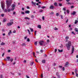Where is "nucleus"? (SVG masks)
I'll use <instances>...</instances> for the list:
<instances>
[{"mask_svg": "<svg viewBox=\"0 0 78 78\" xmlns=\"http://www.w3.org/2000/svg\"><path fill=\"white\" fill-rule=\"evenodd\" d=\"M71 45H72V43L71 41H69L68 44H66V46L68 50H70V46Z\"/></svg>", "mask_w": 78, "mask_h": 78, "instance_id": "obj_1", "label": "nucleus"}, {"mask_svg": "<svg viewBox=\"0 0 78 78\" xmlns=\"http://www.w3.org/2000/svg\"><path fill=\"white\" fill-rule=\"evenodd\" d=\"M7 3V9H9V8L11 6V3L12 2H11V0L10 1H6Z\"/></svg>", "mask_w": 78, "mask_h": 78, "instance_id": "obj_2", "label": "nucleus"}, {"mask_svg": "<svg viewBox=\"0 0 78 78\" xmlns=\"http://www.w3.org/2000/svg\"><path fill=\"white\" fill-rule=\"evenodd\" d=\"M15 6H16V5L13 4L12 6V8L11 9V11H14V9H15Z\"/></svg>", "mask_w": 78, "mask_h": 78, "instance_id": "obj_3", "label": "nucleus"}, {"mask_svg": "<svg viewBox=\"0 0 78 78\" xmlns=\"http://www.w3.org/2000/svg\"><path fill=\"white\" fill-rule=\"evenodd\" d=\"M1 6L2 9H5V4L4 2H2Z\"/></svg>", "mask_w": 78, "mask_h": 78, "instance_id": "obj_4", "label": "nucleus"}, {"mask_svg": "<svg viewBox=\"0 0 78 78\" xmlns=\"http://www.w3.org/2000/svg\"><path fill=\"white\" fill-rule=\"evenodd\" d=\"M12 24H13V22H12L11 23H7V25L8 26V27H9V26L12 25Z\"/></svg>", "mask_w": 78, "mask_h": 78, "instance_id": "obj_5", "label": "nucleus"}, {"mask_svg": "<svg viewBox=\"0 0 78 78\" xmlns=\"http://www.w3.org/2000/svg\"><path fill=\"white\" fill-rule=\"evenodd\" d=\"M44 42V41H40L39 44H40V45H43Z\"/></svg>", "mask_w": 78, "mask_h": 78, "instance_id": "obj_6", "label": "nucleus"}, {"mask_svg": "<svg viewBox=\"0 0 78 78\" xmlns=\"http://www.w3.org/2000/svg\"><path fill=\"white\" fill-rule=\"evenodd\" d=\"M74 50H75L74 47H73V46H72V53H71V54H72L73 53V52H74Z\"/></svg>", "mask_w": 78, "mask_h": 78, "instance_id": "obj_7", "label": "nucleus"}, {"mask_svg": "<svg viewBox=\"0 0 78 78\" xmlns=\"http://www.w3.org/2000/svg\"><path fill=\"white\" fill-rule=\"evenodd\" d=\"M56 75L58 76V78H60V75H59V73L58 72H57L56 73Z\"/></svg>", "mask_w": 78, "mask_h": 78, "instance_id": "obj_8", "label": "nucleus"}, {"mask_svg": "<svg viewBox=\"0 0 78 78\" xmlns=\"http://www.w3.org/2000/svg\"><path fill=\"white\" fill-rule=\"evenodd\" d=\"M55 8V7L53 6V5H51L50 7V9H53Z\"/></svg>", "mask_w": 78, "mask_h": 78, "instance_id": "obj_9", "label": "nucleus"}, {"mask_svg": "<svg viewBox=\"0 0 78 78\" xmlns=\"http://www.w3.org/2000/svg\"><path fill=\"white\" fill-rule=\"evenodd\" d=\"M30 12L29 10H26L25 11V14H30Z\"/></svg>", "mask_w": 78, "mask_h": 78, "instance_id": "obj_10", "label": "nucleus"}, {"mask_svg": "<svg viewBox=\"0 0 78 78\" xmlns=\"http://www.w3.org/2000/svg\"><path fill=\"white\" fill-rule=\"evenodd\" d=\"M74 30L76 32H77V34H78V29L77 28H75Z\"/></svg>", "mask_w": 78, "mask_h": 78, "instance_id": "obj_11", "label": "nucleus"}, {"mask_svg": "<svg viewBox=\"0 0 78 78\" xmlns=\"http://www.w3.org/2000/svg\"><path fill=\"white\" fill-rule=\"evenodd\" d=\"M6 58L7 59V61H10V59L11 58L9 57H6Z\"/></svg>", "mask_w": 78, "mask_h": 78, "instance_id": "obj_12", "label": "nucleus"}, {"mask_svg": "<svg viewBox=\"0 0 78 78\" xmlns=\"http://www.w3.org/2000/svg\"><path fill=\"white\" fill-rule=\"evenodd\" d=\"M37 28H40V29H41V25H38L37 26Z\"/></svg>", "mask_w": 78, "mask_h": 78, "instance_id": "obj_13", "label": "nucleus"}, {"mask_svg": "<svg viewBox=\"0 0 78 78\" xmlns=\"http://www.w3.org/2000/svg\"><path fill=\"white\" fill-rule=\"evenodd\" d=\"M76 14V12L73 11V13H71L72 15H75Z\"/></svg>", "mask_w": 78, "mask_h": 78, "instance_id": "obj_14", "label": "nucleus"}, {"mask_svg": "<svg viewBox=\"0 0 78 78\" xmlns=\"http://www.w3.org/2000/svg\"><path fill=\"white\" fill-rule=\"evenodd\" d=\"M11 33H12V32H11V30H9V32L8 34L9 35V36H10V34H11Z\"/></svg>", "mask_w": 78, "mask_h": 78, "instance_id": "obj_15", "label": "nucleus"}, {"mask_svg": "<svg viewBox=\"0 0 78 78\" xmlns=\"http://www.w3.org/2000/svg\"><path fill=\"white\" fill-rule=\"evenodd\" d=\"M54 12L53 11H51V13H50V14H51V15H53L54 14Z\"/></svg>", "mask_w": 78, "mask_h": 78, "instance_id": "obj_16", "label": "nucleus"}, {"mask_svg": "<svg viewBox=\"0 0 78 78\" xmlns=\"http://www.w3.org/2000/svg\"><path fill=\"white\" fill-rule=\"evenodd\" d=\"M54 5L55 6H58V4H57V3L55 2L54 4Z\"/></svg>", "mask_w": 78, "mask_h": 78, "instance_id": "obj_17", "label": "nucleus"}, {"mask_svg": "<svg viewBox=\"0 0 78 78\" xmlns=\"http://www.w3.org/2000/svg\"><path fill=\"white\" fill-rule=\"evenodd\" d=\"M69 64V62H66V63L65 65V67H67V66Z\"/></svg>", "mask_w": 78, "mask_h": 78, "instance_id": "obj_18", "label": "nucleus"}, {"mask_svg": "<svg viewBox=\"0 0 78 78\" xmlns=\"http://www.w3.org/2000/svg\"><path fill=\"white\" fill-rule=\"evenodd\" d=\"M74 72H75L76 74L77 73H78V71H77V70L75 69Z\"/></svg>", "mask_w": 78, "mask_h": 78, "instance_id": "obj_19", "label": "nucleus"}, {"mask_svg": "<svg viewBox=\"0 0 78 78\" xmlns=\"http://www.w3.org/2000/svg\"><path fill=\"white\" fill-rule=\"evenodd\" d=\"M26 44L25 43H23L22 44V46H26Z\"/></svg>", "mask_w": 78, "mask_h": 78, "instance_id": "obj_20", "label": "nucleus"}, {"mask_svg": "<svg viewBox=\"0 0 78 78\" xmlns=\"http://www.w3.org/2000/svg\"><path fill=\"white\" fill-rule=\"evenodd\" d=\"M32 4H33V5H36V2H32Z\"/></svg>", "mask_w": 78, "mask_h": 78, "instance_id": "obj_21", "label": "nucleus"}, {"mask_svg": "<svg viewBox=\"0 0 78 78\" xmlns=\"http://www.w3.org/2000/svg\"><path fill=\"white\" fill-rule=\"evenodd\" d=\"M33 56L35 57V58H36V56H35V53L33 52Z\"/></svg>", "mask_w": 78, "mask_h": 78, "instance_id": "obj_22", "label": "nucleus"}, {"mask_svg": "<svg viewBox=\"0 0 78 78\" xmlns=\"http://www.w3.org/2000/svg\"><path fill=\"white\" fill-rule=\"evenodd\" d=\"M25 19H28V20H30V19L28 17H25Z\"/></svg>", "mask_w": 78, "mask_h": 78, "instance_id": "obj_23", "label": "nucleus"}, {"mask_svg": "<svg viewBox=\"0 0 78 78\" xmlns=\"http://www.w3.org/2000/svg\"><path fill=\"white\" fill-rule=\"evenodd\" d=\"M42 63H45V60H42Z\"/></svg>", "mask_w": 78, "mask_h": 78, "instance_id": "obj_24", "label": "nucleus"}, {"mask_svg": "<svg viewBox=\"0 0 78 78\" xmlns=\"http://www.w3.org/2000/svg\"><path fill=\"white\" fill-rule=\"evenodd\" d=\"M34 44L35 45H37V41H36L35 42Z\"/></svg>", "mask_w": 78, "mask_h": 78, "instance_id": "obj_25", "label": "nucleus"}, {"mask_svg": "<svg viewBox=\"0 0 78 78\" xmlns=\"http://www.w3.org/2000/svg\"><path fill=\"white\" fill-rule=\"evenodd\" d=\"M69 37L67 36V37H65V39H66V40H67V39H69Z\"/></svg>", "mask_w": 78, "mask_h": 78, "instance_id": "obj_26", "label": "nucleus"}, {"mask_svg": "<svg viewBox=\"0 0 78 78\" xmlns=\"http://www.w3.org/2000/svg\"><path fill=\"white\" fill-rule=\"evenodd\" d=\"M11 11V9H7L8 12H10V11Z\"/></svg>", "mask_w": 78, "mask_h": 78, "instance_id": "obj_27", "label": "nucleus"}, {"mask_svg": "<svg viewBox=\"0 0 78 78\" xmlns=\"http://www.w3.org/2000/svg\"><path fill=\"white\" fill-rule=\"evenodd\" d=\"M5 43H3V42H2V43L1 44V45H5Z\"/></svg>", "mask_w": 78, "mask_h": 78, "instance_id": "obj_28", "label": "nucleus"}, {"mask_svg": "<svg viewBox=\"0 0 78 78\" xmlns=\"http://www.w3.org/2000/svg\"><path fill=\"white\" fill-rule=\"evenodd\" d=\"M58 51L59 52H62V50H60L59 49H58Z\"/></svg>", "mask_w": 78, "mask_h": 78, "instance_id": "obj_29", "label": "nucleus"}, {"mask_svg": "<svg viewBox=\"0 0 78 78\" xmlns=\"http://www.w3.org/2000/svg\"><path fill=\"white\" fill-rule=\"evenodd\" d=\"M13 58H11L10 59V60L11 62H12L13 61Z\"/></svg>", "mask_w": 78, "mask_h": 78, "instance_id": "obj_30", "label": "nucleus"}, {"mask_svg": "<svg viewBox=\"0 0 78 78\" xmlns=\"http://www.w3.org/2000/svg\"><path fill=\"white\" fill-rule=\"evenodd\" d=\"M41 8L42 9H44V8H46V7L43 6L41 7Z\"/></svg>", "mask_w": 78, "mask_h": 78, "instance_id": "obj_31", "label": "nucleus"}, {"mask_svg": "<svg viewBox=\"0 0 78 78\" xmlns=\"http://www.w3.org/2000/svg\"><path fill=\"white\" fill-rule=\"evenodd\" d=\"M8 11V10L6 9H4V12H6Z\"/></svg>", "mask_w": 78, "mask_h": 78, "instance_id": "obj_32", "label": "nucleus"}, {"mask_svg": "<svg viewBox=\"0 0 78 78\" xmlns=\"http://www.w3.org/2000/svg\"><path fill=\"white\" fill-rule=\"evenodd\" d=\"M54 30H58V29L56 27H55Z\"/></svg>", "mask_w": 78, "mask_h": 78, "instance_id": "obj_33", "label": "nucleus"}, {"mask_svg": "<svg viewBox=\"0 0 78 78\" xmlns=\"http://www.w3.org/2000/svg\"><path fill=\"white\" fill-rule=\"evenodd\" d=\"M33 64H34V62H33L30 64V65H31V66H33Z\"/></svg>", "mask_w": 78, "mask_h": 78, "instance_id": "obj_34", "label": "nucleus"}, {"mask_svg": "<svg viewBox=\"0 0 78 78\" xmlns=\"http://www.w3.org/2000/svg\"><path fill=\"white\" fill-rule=\"evenodd\" d=\"M27 42H30V39L29 38H28L27 39Z\"/></svg>", "mask_w": 78, "mask_h": 78, "instance_id": "obj_35", "label": "nucleus"}, {"mask_svg": "<svg viewBox=\"0 0 78 78\" xmlns=\"http://www.w3.org/2000/svg\"><path fill=\"white\" fill-rule=\"evenodd\" d=\"M30 30L32 32L33 31V29H31V28H30Z\"/></svg>", "mask_w": 78, "mask_h": 78, "instance_id": "obj_36", "label": "nucleus"}, {"mask_svg": "<svg viewBox=\"0 0 78 78\" xmlns=\"http://www.w3.org/2000/svg\"><path fill=\"white\" fill-rule=\"evenodd\" d=\"M56 16H59V13H56Z\"/></svg>", "mask_w": 78, "mask_h": 78, "instance_id": "obj_37", "label": "nucleus"}, {"mask_svg": "<svg viewBox=\"0 0 78 78\" xmlns=\"http://www.w3.org/2000/svg\"><path fill=\"white\" fill-rule=\"evenodd\" d=\"M72 34H74V35H75V33L74 32V31H72Z\"/></svg>", "mask_w": 78, "mask_h": 78, "instance_id": "obj_38", "label": "nucleus"}, {"mask_svg": "<svg viewBox=\"0 0 78 78\" xmlns=\"http://www.w3.org/2000/svg\"><path fill=\"white\" fill-rule=\"evenodd\" d=\"M71 9H72V8H75V6L73 5V6H72L71 7Z\"/></svg>", "mask_w": 78, "mask_h": 78, "instance_id": "obj_39", "label": "nucleus"}, {"mask_svg": "<svg viewBox=\"0 0 78 78\" xmlns=\"http://www.w3.org/2000/svg\"><path fill=\"white\" fill-rule=\"evenodd\" d=\"M42 11H43V10H42V9L40 10L39 11L40 12H42Z\"/></svg>", "mask_w": 78, "mask_h": 78, "instance_id": "obj_40", "label": "nucleus"}, {"mask_svg": "<svg viewBox=\"0 0 78 78\" xmlns=\"http://www.w3.org/2000/svg\"><path fill=\"white\" fill-rule=\"evenodd\" d=\"M59 6H62V4H61V3H59Z\"/></svg>", "mask_w": 78, "mask_h": 78, "instance_id": "obj_41", "label": "nucleus"}, {"mask_svg": "<svg viewBox=\"0 0 78 78\" xmlns=\"http://www.w3.org/2000/svg\"><path fill=\"white\" fill-rule=\"evenodd\" d=\"M69 12H70V11H69V10H67V13L68 14H69Z\"/></svg>", "mask_w": 78, "mask_h": 78, "instance_id": "obj_42", "label": "nucleus"}, {"mask_svg": "<svg viewBox=\"0 0 78 78\" xmlns=\"http://www.w3.org/2000/svg\"><path fill=\"white\" fill-rule=\"evenodd\" d=\"M31 18H34V16L33 15H32L31 16Z\"/></svg>", "mask_w": 78, "mask_h": 78, "instance_id": "obj_43", "label": "nucleus"}, {"mask_svg": "<svg viewBox=\"0 0 78 78\" xmlns=\"http://www.w3.org/2000/svg\"><path fill=\"white\" fill-rule=\"evenodd\" d=\"M21 14H25V12H21Z\"/></svg>", "mask_w": 78, "mask_h": 78, "instance_id": "obj_44", "label": "nucleus"}, {"mask_svg": "<svg viewBox=\"0 0 78 78\" xmlns=\"http://www.w3.org/2000/svg\"><path fill=\"white\" fill-rule=\"evenodd\" d=\"M42 19H43V20H44V19H45V18H44V16H43L42 17Z\"/></svg>", "mask_w": 78, "mask_h": 78, "instance_id": "obj_45", "label": "nucleus"}, {"mask_svg": "<svg viewBox=\"0 0 78 78\" xmlns=\"http://www.w3.org/2000/svg\"><path fill=\"white\" fill-rule=\"evenodd\" d=\"M67 4H68V5H72V3H70V2H68L67 3Z\"/></svg>", "mask_w": 78, "mask_h": 78, "instance_id": "obj_46", "label": "nucleus"}, {"mask_svg": "<svg viewBox=\"0 0 78 78\" xmlns=\"http://www.w3.org/2000/svg\"><path fill=\"white\" fill-rule=\"evenodd\" d=\"M61 17L62 19H63V16L62 15L61 16Z\"/></svg>", "mask_w": 78, "mask_h": 78, "instance_id": "obj_47", "label": "nucleus"}, {"mask_svg": "<svg viewBox=\"0 0 78 78\" xmlns=\"http://www.w3.org/2000/svg\"><path fill=\"white\" fill-rule=\"evenodd\" d=\"M47 43H48V42H50V40H48L47 41Z\"/></svg>", "mask_w": 78, "mask_h": 78, "instance_id": "obj_48", "label": "nucleus"}, {"mask_svg": "<svg viewBox=\"0 0 78 78\" xmlns=\"http://www.w3.org/2000/svg\"><path fill=\"white\" fill-rule=\"evenodd\" d=\"M6 22V20L5 19H4L3 20V22L4 23Z\"/></svg>", "mask_w": 78, "mask_h": 78, "instance_id": "obj_49", "label": "nucleus"}, {"mask_svg": "<svg viewBox=\"0 0 78 78\" xmlns=\"http://www.w3.org/2000/svg\"><path fill=\"white\" fill-rule=\"evenodd\" d=\"M40 51L41 52V53H43V50L41 49Z\"/></svg>", "mask_w": 78, "mask_h": 78, "instance_id": "obj_50", "label": "nucleus"}, {"mask_svg": "<svg viewBox=\"0 0 78 78\" xmlns=\"http://www.w3.org/2000/svg\"><path fill=\"white\" fill-rule=\"evenodd\" d=\"M68 21H69V19H67V20L66 21V23H67V22H68Z\"/></svg>", "mask_w": 78, "mask_h": 78, "instance_id": "obj_51", "label": "nucleus"}, {"mask_svg": "<svg viewBox=\"0 0 78 78\" xmlns=\"http://www.w3.org/2000/svg\"><path fill=\"white\" fill-rule=\"evenodd\" d=\"M63 47V46L62 44H61V46H60V48H62Z\"/></svg>", "mask_w": 78, "mask_h": 78, "instance_id": "obj_52", "label": "nucleus"}, {"mask_svg": "<svg viewBox=\"0 0 78 78\" xmlns=\"http://www.w3.org/2000/svg\"><path fill=\"white\" fill-rule=\"evenodd\" d=\"M63 11H66V8H63Z\"/></svg>", "mask_w": 78, "mask_h": 78, "instance_id": "obj_53", "label": "nucleus"}, {"mask_svg": "<svg viewBox=\"0 0 78 78\" xmlns=\"http://www.w3.org/2000/svg\"><path fill=\"white\" fill-rule=\"evenodd\" d=\"M1 16H2V17H4V14H2Z\"/></svg>", "mask_w": 78, "mask_h": 78, "instance_id": "obj_54", "label": "nucleus"}, {"mask_svg": "<svg viewBox=\"0 0 78 78\" xmlns=\"http://www.w3.org/2000/svg\"><path fill=\"white\" fill-rule=\"evenodd\" d=\"M76 76H77V77H78V74L77 73H76Z\"/></svg>", "mask_w": 78, "mask_h": 78, "instance_id": "obj_55", "label": "nucleus"}, {"mask_svg": "<svg viewBox=\"0 0 78 78\" xmlns=\"http://www.w3.org/2000/svg\"><path fill=\"white\" fill-rule=\"evenodd\" d=\"M57 49H55V53H56V51H57Z\"/></svg>", "mask_w": 78, "mask_h": 78, "instance_id": "obj_56", "label": "nucleus"}, {"mask_svg": "<svg viewBox=\"0 0 78 78\" xmlns=\"http://www.w3.org/2000/svg\"><path fill=\"white\" fill-rule=\"evenodd\" d=\"M59 67H60V68H61V69H62V66H59Z\"/></svg>", "mask_w": 78, "mask_h": 78, "instance_id": "obj_57", "label": "nucleus"}, {"mask_svg": "<svg viewBox=\"0 0 78 78\" xmlns=\"http://www.w3.org/2000/svg\"><path fill=\"white\" fill-rule=\"evenodd\" d=\"M8 53H9V52H11V50H9L8 51Z\"/></svg>", "mask_w": 78, "mask_h": 78, "instance_id": "obj_58", "label": "nucleus"}, {"mask_svg": "<svg viewBox=\"0 0 78 78\" xmlns=\"http://www.w3.org/2000/svg\"><path fill=\"white\" fill-rule=\"evenodd\" d=\"M4 55H5V53H3L2 55V57H3V56H4Z\"/></svg>", "mask_w": 78, "mask_h": 78, "instance_id": "obj_59", "label": "nucleus"}, {"mask_svg": "<svg viewBox=\"0 0 78 78\" xmlns=\"http://www.w3.org/2000/svg\"><path fill=\"white\" fill-rule=\"evenodd\" d=\"M65 70V68H64V67H63L62 68V70Z\"/></svg>", "mask_w": 78, "mask_h": 78, "instance_id": "obj_60", "label": "nucleus"}, {"mask_svg": "<svg viewBox=\"0 0 78 78\" xmlns=\"http://www.w3.org/2000/svg\"><path fill=\"white\" fill-rule=\"evenodd\" d=\"M22 11H24V9H24V8H22Z\"/></svg>", "mask_w": 78, "mask_h": 78, "instance_id": "obj_61", "label": "nucleus"}, {"mask_svg": "<svg viewBox=\"0 0 78 78\" xmlns=\"http://www.w3.org/2000/svg\"><path fill=\"white\" fill-rule=\"evenodd\" d=\"M26 76L27 77V78H30V77H29V76H28L27 75H26Z\"/></svg>", "mask_w": 78, "mask_h": 78, "instance_id": "obj_62", "label": "nucleus"}, {"mask_svg": "<svg viewBox=\"0 0 78 78\" xmlns=\"http://www.w3.org/2000/svg\"><path fill=\"white\" fill-rule=\"evenodd\" d=\"M0 77L1 78H3V76H2V75H1Z\"/></svg>", "mask_w": 78, "mask_h": 78, "instance_id": "obj_63", "label": "nucleus"}, {"mask_svg": "<svg viewBox=\"0 0 78 78\" xmlns=\"http://www.w3.org/2000/svg\"><path fill=\"white\" fill-rule=\"evenodd\" d=\"M27 36L25 37H24V39H27Z\"/></svg>", "mask_w": 78, "mask_h": 78, "instance_id": "obj_64", "label": "nucleus"}]
</instances>
